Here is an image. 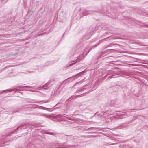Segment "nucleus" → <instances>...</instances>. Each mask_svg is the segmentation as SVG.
<instances>
[{
	"label": "nucleus",
	"instance_id": "nucleus-1",
	"mask_svg": "<svg viewBox=\"0 0 148 148\" xmlns=\"http://www.w3.org/2000/svg\"><path fill=\"white\" fill-rule=\"evenodd\" d=\"M26 125H23L20 126L19 127H17V129H16L14 131L11 132V134H7L6 136H2V141H1L2 142V143L3 142H3H7V140H8V138H7V137L8 136H10L11 134H13L18 129H19V128L21 129H21H23V128H22L23 127H24Z\"/></svg>",
	"mask_w": 148,
	"mask_h": 148
},
{
	"label": "nucleus",
	"instance_id": "nucleus-2",
	"mask_svg": "<svg viewBox=\"0 0 148 148\" xmlns=\"http://www.w3.org/2000/svg\"><path fill=\"white\" fill-rule=\"evenodd\" d=\"M125 113L126 114L125 112H117L116 114L117 116L120 117V118L122 119L125 117Z\"/></svg>",
	"mask_w": 148,
	"mask_h": 148
},
{
	"label": "nucleus",
	"instance_id": "nucleus-3",
	"mask_svg": "<svg viewBox=\"0 0 148 148\" xmlns=\"http://www.w3.org/2000/svg\"><path fill=\"white\" fill-rule=\"evenodd\" d=\"M127 126V125L125 124L122 123L119 126V129L124 128H126Z\"/></svg>",
	"mask_w": 148,
	"mask_h": 148
},
{
	"label": "nucleus",
	"instance_id": "nucleus-4",
	"mask_svg": "<svg viewBox=\"0 0 148 148\" xmlns=\"http://www.w3.org/2000/svg\"><path fill=\"white\" fill-rule=\"evenodd\" d=\"M49 84V83H47L44 85L42 87L44 88L45 89L47 90L49 89L48 88L49 87V86H48V85Z\"/></svg>",
	"mask_w": 148,
	"mask_h": 148
},
{
	"label": "nucleus",
	"instance_id": "nucleus-5",
	"mask_svg": "<svg viewBox=\"0 0 148 148\" xmlns=\"http://www.w3.org/2000/svg\"><path fill=\"white\" fill-rule=\"evenodd\" d=\"M82 59V58H78L75 61L76 62H75V63H72L71 64H70L69 65V66H72L76 62H79V61H80V60H81Z\"/></svg>",
	"mask_w": 148,
	"mask_h": 148
},
{
	"label": "nucleus",
	"instance_id": "nucleus-6",
	"mask_svg": "<svg viewBox=\"0 0 148 148\" xmlns=\"http://www.w3.org/2000/svg\"><path fill=\"white\" fill-rule=\"evenodd\" d=\"M90 11H86L85 12H84L83 14L84 15V16H85L86 15H88L90 13Z\"/></svg>",
	"mask_w": 148,
	"mask_h": 148
},
{
	"label": "nucleus",
	"instance_id": "nucleus-7",
	"mask_svg": "<svg viewBox=\"0 0 148 148\" xmlns=\"http://www.w3.org/2000/svg\"><path fill=\"white\" fill-rule=\"evenodd\" d=\"M85 89V88H84V87H82L80 88V89L79 90H77V92H79L82 91H83Z\"/></svg>",
	"mask_w": 148,
	"mask_h": 148
},
{
	"label": "nucleus",
	"instance_id": "nucleus-8",
	"mask_svg": "<svg viewBox=\"0 0 148 148\" xmlns=\"http://www.w3.org/2000/svg\"><path fill=\"white\" fill-rule=\"evenodd\" d=\"M97 128H97V127H90V128H88L86 130H87L89 129H93V130H96V129H97Z\"/></svg>",
	"mask_w": 148,
	"mask_h": 148
},
{
	"label": "nucleus",
	"instance_id": "nucleus-9",
	"mask_svg": "<svg viewBox=\"0 0 148 148\" xmlns=\"http://www.w3.org/2000/svg\"><path fill=\"white\" fill-rule=\"evenodd\" d=\"M23 87H27V88H30V86H20L19 87V88H22Z\"/></svg>",
	"mask_w": 148,
	"mask_h": 148
},
{
	"label": "nucleus",
	"instance_id": "nucleus-10",
	"mask_svg": "<svg viewBox=\"0 0 148 148\" xmlns=\"http://www.w3.org/2000/svg\"><path fill=\"white\" fill-rule=\"evenodd\" d=\"M47 134H49V135H53L54 134V133H53L51 132H48L46 133Z\"/></svg>",
	"mask_w": 148,
	"mask_h": 148
},
{
	"label": "nucleus",
	"instance_id": "nucleus-11",
	"mask_svg": "<svg viewBox=\"0 0 148 148\" xmlns=\"http://www.w3.org/2000/svg\"><path fill=\"white\" fill-rule=\"evenodd\" d=\"M12 90L11 89H10V90H3V91H2V92H5L6 91H12Z\"/></svg>",
	"mask_w": 148,
	"mask_h": 148
},
{
	"label": "nucleus",
	"instance_id": "nucleus-12",
	"mask_svg": "<svg viewBox=\"0 0 148 148\" xmlns=\"http://www.w3.org/2000/svg\"><path fill=\"white\" fill-rule=\"evenodd\" d=\"M110 116H111V117H113L114 118H116V116H113L112 114L110 115Z\"/></svg>",
	"mask_w": 148,
	"mask_h": 148
},
{
	"label": "nucleus",
	"instance_id": "nucleus-13",
	"mask_svg": "<svg viewBox=\"0 0 148 148\" xmlns=\"http://www.w3.org/2000/svg\"><path fill=\"white\" fill-rule=\"evenodd\" d=\"M114 75L112 76H111V77L112 78H115V77H114Z\"/></svg>",
	"mask_w": 148,
	"mask_h": 148
},
{
	"label": "nucleus",
	"instance_id": "nucleus-14",
	"mask_svg": "<svg viewBox=\"0 0 148 148\" xmlns=\"http://www.w3.org/2000/svg\"><path fill=\"white\" fill-rule=\"evenodd\" d=\"M45 108L46 109H45V110H47V109H49V108Z\"/></svg>",
	"mask_w": 148,
	"mask_h": 148
},
{
	"label": "nucleus",
	"instance_id": "nucleus-15",
	"mask_svg": "<svg viewBox=\"0 0 148 148\" xmlns=\"http://www.w3.org/2000/svg\"><path fill=\"white\" fill-rule=\"evenodd\" d=\"M84 72H81L80 73H84Z\"/></svg>",
	"mask_w": 148,
	"mask_h": 148
},
{
	"label": "nucleus",
	"instance_id": "nucleus-16",
	"mask_svg": "<svg viewBox=\"0 0 148 148\" xmlns=\"http://www.w3.org/2000/svg\"><path fill=\"white\" fill-rule=\"evenodd\" d=\"M96 136H92V137H95Z\"/></svg>",
	"mask_w": 148,
	"mask_h": 148
},
{
	"label": "nucleus",
	"instance_id": "nucleus-17",
	"mask_svg": "<svg viewBox=\"0 0 148 148\" xmlns=\"http://www.w3.org/2000/svg\"><path fill=\"white\" fill-rule=\"evenodd\" d=\"M114 88V87H113V88Z\"/></svg>",
	"mask_w": 148,
	"mask_h": 148
},
{
	"label": "nucleus",
	"instance_id": "nucleus-18",
	"mask_svg": "<svg viewBox=\"0 0 148 148\" xmlns=\"http://www.w3.org/2000/svg\"><path fill=\"white\" fill-rule=\"evenodd\" d=\"M43 33H42V34H41V35H42L43 34Z\"/></svg>",
	"mask_w": 148,
	"mask_h": 148
},
{
	"label": "nucleus",
	"instance_id": "nucleus-19",
	"mask_svg": "<svg viewBox=\"0 0 148 148\" xmlns=\"http://www.w3.org/2000/svg\"><path fill=\"white\" fill-rule=\"evenodd\" d=\"M60 115H61V114H60L59 115V116H60Z\"/></svg>",
	"mask_w": 148,
	"mask_h": 148
},
{
	"label": "nucleus",
	"instance_id": "nucleus-20",
	"mask_svg": "<svg viewBox=\"0 0 148 148\" xmlns=\"http://www.w3.org/2000/svg\"><path fill=\"white\" fill-rule=\"evenodd\" d=\"M147 26L148 27V25H147Z\"/></svg>",
	"mask_w": 148,
	"mask_h": 148
},
{
	"label": "nucleus",
	"instance_id": "nucleus-21",
	"mask_svg": "<svg viewBox=\"0 0 148 148\" xmlns=\"http://www.w3.org/2000/svg\"><path fill=\"white\" fill-rule=\"evenodd\" d=\"M0 93H1V92H0Z\"/></svg>",
	"mask_w": 148,
	"mask_h": 148
}]
</instances>
